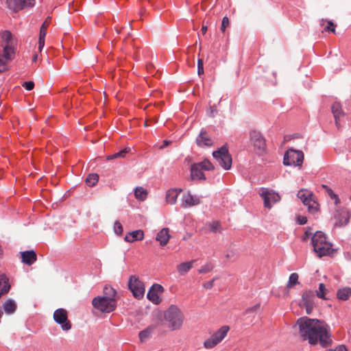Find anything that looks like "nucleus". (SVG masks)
Segmentation results:
<instances>
[{"mask_svg": "<svg viewBox=\"0 0 351 351\" xmlns=\"http://www.w3.org/2000/svg\"><path fill=\"white\" fill-rule=\"evenodd\" d=\"M229 326H223L216 332H215L212 336L219 342L220 343L227 335L228 332L229 331Z\"/></svg>", "mask_w": 351, "mask_h": 351, "instance_id": "obj_26", "label": "nucleus"}, {"mask_svg": "<svg viewBox=\"0 0 351 351\" xmlns=\"http://www.w3.org/2000/svg\"><path fill=\"white\" fill-rule=\"evenodd\" d=\"M197 164L203 171H211L215 169L214 165L208 159H204L202 162H197Z\"/></svg>", "mask_w": 351, "mask_h": 351, "instance_id": "obj_33", "label": "nucleus"}, {"mask_svg": "<svg viewBox=\"0 0 351 351\" xmlns=\"http://www.w3.org/2000/svg\"><path fill=\"white\" fill-rule=\"evenodd\" d=\"M164 318L171 330H180L183 324L184 316L176 305H171L164 313Z\"/></svg>", "mask_w": 351, "mask_h": 351, "instance_id": "obj_3", "label": "nucleus"}, {"mask_svg": "<svg viewBox=\"0 0 351 351\" xmlns=\"http://www.w3.org/2000/svg\"><path fill=\"white\" fill-rule=\"evenodd\" d=\"M196 143L199 147H210L213 144V140L204 130H201L199 136L196 138Z\"/></svg>", "mask_w": 351, "mask_h": 351, "instance_id": "obj_18", "label": "nucleus"}, {"mask_svg": "<svg viewBox=\"0 0 351 351\" xmlns=\"http://www.w3.org/2000/svg\"><path fill=\"white\" fill-rule=\"evenodd\" d=\"M315 294L313 291H306L302 295L300 306L305 308L306 313L310 315L315 307Z\"/></svg>", "mask_w": 351, "mask_h": 351, "instance_id": "obj_11", "label": "nucleus"}, {"mask_svg": "<svg viewBox=\"0 0 351 351\" xmlns=\"http://www.w3.org/2000/svg\"><path fill=\"white\" fill-rule=\"evenodd\" d=\"M2 252H3V250H2L1 246L0 245V255L2 254Z\"/></svg>", "mask_w": 351, "mask_h": 351, "instance_id": "obj_56", "label": "nucleus"}, {"mask_svg": "<svg viewBox=\"0 0 351 351\" xmlns=\"http://www.w3.org/2000/svg\"><path fill=\"white\" fill-rule=\"evenodd\" d=\"M117 300H111L103 296H97L92 300L95 308L101 313H110L117 308Z\"/></svg>", "mask_w": 351, "mask_h": 351, "instance_id": "obj_5", "label": "nucleus"}, {"mask_svg": "<svg viewBox=\"0 0 351 351\" xmlns=\"http://www.w3.org/2000/svg\"><path fill=\"white\" fill-rule=\"evenodd\" d=\"M182 189H171L167 191L166 201L168 204H174L177 201L179 193Z\"/></svg>", "mask_w": 351, "mask_h": 351, "instance_id": "obj_24", "label": "nucleus"}, {"mask_svg": "<svg viewBox=\"0 0 351 351\" xmlns=\"http://www.w3.org/2000/svg\"><path fill=\"white\" fill-rule=\"evenodd\" d=\"M341 218L339 219V223L341 226L346 225L350 219V214L348 212L344 210L341 213Z\"/></svg>", "mask_w": 351, "mask_h": 351, "instance_id": "obj_39", "label": "nucleus"}, {"mask_svg": "<svg viewBox=\"0 0 351 351\" xmlns=\"http://www.w3.org/2000/svg\"><path fill=\"white\" fill-rule=\"evenodd\" d=\"M134 196L140 201H144L147 197V191L141 186H138L134 189Z\"/></svg>", "mask_w": 351, "mask_h": 351, "instance_id": "obj_30", "label": "nucleus"}, {"mask_svg": "<svg viewBox=\"0 0 351 351\" xmlns=\"http://www.w3.org/2000/svg\"><path fill=\"white\" fill-rule=\"evenodd\" d=\"M209 228H210V230L214 233H216V232L220 231L221 229V224L217 221H214L212 223H210L209 225Z\"/></svg>", "mask_w": 351, "mask_h": 351, "instance_id": "obj_40", "label": "nucleus"}, {"mask_svg": "<svg viewBox=\"0 0 351 351\" xmlns=\"http://www.w3.org/2000/svg\"><path fill=\"white\" fill-rule=\"evenodd\" d=\"M200 204V198L197 195H193L190 193H185L182 197V207L189 208Z\"/></svg>", "mask_w": 351, "mask_h": 351, "instance_id": "obj_15", "label": "nucleus"}, {"mask_svg": "<svg viewBox=\"0 0 351 351\" xmlns=\"http://www.w3.org/2000/svg\"><path fill=\"white\" fill-rule=\"evenodd\" d=\"M129 152V149L127 148H125L117 153H114L112 155H109L107 156L108 160H112L117 158H124L126 155V154Z\"/></svg>", "mask_w": 351, "mask_h": 351, "instance_id": "obj_38", "label": "nucleus"}, {"mask_svg": "<svg viewBox=\"0 0 351 351\" xmlns=\"http://www.w3.org/2000/svg\"><path fill=\"white\" fill-rule=\"evenodd\" d=\"M217 279V278H214L212 280L206 282L203 284V287L206 289H210L213 288L214 285V282Z\"/></svg>", "mask_w": 351, "mask_h": 351, "instance_id": "obj_46", "label": "nucleus"}, {"mask_svg": "<svg viewBox=\"0 0 351 351\" xmlns=\"http://www.w3.org/2000/svg\"><path fill=\"white\" fill-rule=\"evenodd\" d=\"M326 351H348L343 345L337 346L335 349H329Z\"/></svg>", "mask_w": 351, "mask_h": 351, "instance_id": "obj_51", "label": "nucleus"}, {"mask_svg": "<svg viewBox=\"0 0 351 351\" xmlns=\"http://www.w3.org/2000/svg\"><path fill=\"white\" fill-rule=\"evenodd\" d=\"M307 218L304 216H299L297 217V222L300 225H304L307 223Z\"/></svg>", "mask_w": 351, "mask_h": 351, "instance_id": "obj_50", "label": "nucleus"}, {"mask_svg": "<svg viewBox=\"0 0 351 351\" xmlns=\"http://www.w3.org/2000/svg\"><path fill=\"white\" fill-rule=\"evenodd\" d=\"M10 287L9 278L5 274L0 273V298L8 293Z\"/></svg>", "mask_w": 351, "mask_h": 351, "instance_id": "obj_22", "label": "nucleus"}, {"mask_svg": "<svg viewBox=\"0 0 351 351\" xmlns=\"http://www.w3.org/2000/svg\"><path fill=\"white\" fill-rule=\"evenodd\" d=\"M194 261L182 263L177 266V269L180 275L184 276L188 273L193 267Z\"/></svg>", "mask_w": 351, "mask_h": 351, "instance_id": "obj_27", "label": "nucleus"}, {"mask_svg": "<svg viewBox=\"0 0 351 351\" xmlns=\"http://www.w3.org/2000/svg\"><path fill=\"white\" fill-rule=\"evenodd\" d=\"M46 22H45L40 29V34H39V38H45L46 36V26H45Z\"/></svg>", "mask_w": 351, "mask_h": 351, "instance_id": "obj_48", "label": "nucleus"}, {"mask_svg": "<svg viewBox=\"0 0 351 351\" xmlns=\"http://www.w3.org/2000/svg\"><path fill=\"white\" fill-rule=\"evenodd\" d=\"M169 144V141H164L162 145L160 146V149H163Z\"/></svg>", "mask_w": 351, "mask_h": 351, "instance_id": "obj_54", "label": "nucleus"}, {"mask_svg": "<svg viewBox=\"0 0 351 351\" xmlns=\"http://www.w3.org/2000/svg\"><path fill=\"white\" fill-rule=\"evenodd\" d=\"M206 31H207V27L203 25L202 29H201V32H202L203 34H205Z\"/></svg>", "mask_w": 351, "mask_h": 351, "instance_id": "obj_55", "label": "nucleus"}, {"mask_svg": "<svg viewBox=\"0 0 351 351\" xmlns=\"http://www.w3.org/2000/svg\"><path fill=\"white\" fill-rule=\"evenodd\" d=\"M335 25L332 21H327V25L324 28L325 31L328 32L335 33Z\"/></svg>", "mask_w": 351, "mask_h": 351, "instance_id": "obj_43", "label": "nucleus"}, {"mask_svg": "<svg viewBox=\"0 0 351 351\" xmlns=\"http://www.w3.org/2000/svg\"><path fill=\"white\" fill-rule=\"evenodd\" d=\"M23 86L27 90H31L34 87V83L32 81L25 82Z\"/></svg>", "mask_w": 351, "mask_h": 351, "instance_id": "obj_47", "label": "nucleus"}, {"mask_svg": "<svg viewBox=\"0 0 351 351\" xmlns=\"http://www.w3.org/2000/svg\"><path fill=\"white\" fill-rule=\"evenodd\" d=\"M322 187L328 193V196L330 197L331 199L334 200L335 204L337 205L340 202V199L337 194H335L333 191L329 188L326 184H322Z\"/></svg>", "mask_w": 351, "mask_h": 351, "instance_id": "obj_31", "label": "nucleus"}, {"mask_svg": "<svg viewBox=\"0 0 351 351\" xmlns=\"http://www.w3.org/2000/svg\"><path fill=\"white\" fill-rule=\"evenodd\" d=\"M214 266L211 263H208L206 264H205L204 265H203L199 270H198V272L199 274H206V273H208L210 272V271L213 270Z\"/></svg>", "mask_w": 351, "mask_h": 351, "instance_id": "obj_41", "label": "nucleus"}, {"mask_svg": "<svg viewBox=\"0 0 351 351\" xmlns=\"http://www.w3.org/2000/svg\"><path fill=\"white\" fill-rule=\"evenodd\" d=\"M128 287L136 298H141L145 293L143 283L135 276H132L128 281Z\"/></svg>", "mask_w": 351, "mask_h": 351, "instance_id": "obj_10", "label": "nucleus"}, {"mask_svg": "<svg viewBox=\"0 0 351 351\" xmlns=\"http://www.w3.org/2000/svg\"><path fill=\"white\" fill-rule=\"evenodd\" d=\"M197 73L199 75L204 73L203 60L200 58L197 60Z\"/></svg>", "mask_w": 351, "mask_h": 351, "instance_id": "obj_45", "label": "nucleus"}, {"mask_svg": "<svg viewBox=\"0 0 351 351\" xmlns=\"http://www.w3.org/2000/svg\"><path fill=\"white\" fill-rule=\"evenodd\" d=\"M250 137L251 143H252L254 148L259 152H264L266 147V143L265 139L261 133L256 130H252L250 133Z\"/></svg>", "mask_w": 351, "mask_h": 351, "instance_id": "obj_13", "label": "nucleus"}, {"mask_svg": "<svg viewBox=\"0 0 351 351\" xmlns=\"http://www.w3.org/2000/svg\"><path fill=\"white\" fill-rule=\"evenodd\" d=\"M260 308V304H256V305L250 307V308H248L247 309H246L245 311V313H253V312H255L256 311L258 308Z\"/></svg>", "mask_w": 351, "mask_h": 351, "instance_id": "obj_49", "label": "nucleus"}, {"mask_svg": "<svg viewBox=\"0 0 351 351\" xmlns=\"http://www.w3.org/2000/svg\"><path fill=\"white\" fill-rule=\"evenodd\" d=\"M331 111L333 114L335 124L337 127L339 128L340 126V121L341 118L345 116V112L342 109L341 104L338 101H335L331 106Z\"/></svg>", "mask_w": 351, "mask_h": 351, "instance_id": "obj_17", "label": "nucleus"}, {"mask_svg": "<svg viewBox=\"0 0 351 351\" xmlns=\"http://www.w3.org/2000/svg\"><path fill=\"white\" fill-rule=\"evenodd\" d=\"M22 261L28 265H32L36 261V254L33 250L21 252Z\"/></svg>", "mask_w": 351, "mask_h": 351, "instance_id": "obj_23", "label": "nucleus"}, {"mask_svg": "<svg viewBox=\"0 0 351 351\" xmlns=\"http://www.w3.org/2000/svg\"><path fill=\"white\" fill-rule=\"evenodd\" d=\"M54 321L60 325L61 328L64 331H68L71 328V324L68 319L67 311L64 308H58L53 313Z\"/></svg>", "mask_w": 351, "mask_h": 351, "instance_id": "obj_9", "label": "nucleus"}, {"mask_svg": "<svg viewBox=\"0 0 351 351\" xmlns=\"http://www.w3.org/2000/svg\"><path fill=\"white\" fill-rule=\"evenodd\" d=\"M8 7L14 12L19 11L25 7H32L35 0H7Z\"/></svg>", "mask_w": 351, "mask_h": 351, "instance_id": "obj_14", "label": "nucleus"}, {"mask_svg": "<svg viewBox=\"0 0 351 351\" xmlns=\"http://www.w3.org/2000/svg\"><path fill=\"white\" fill-rule=\"evenodd\" d=\"M229 19L227 16H224L221 21V30L225 32L226 27L229 25Z\"/></svg>", "mask_w": 351, "mask_h": 351, "instance_id": "obj_44", "label": "nucleus"}, {"mask_svg": "<svg viewBox=\"0 0 351 351\" xmlns=\"http://www.w3.org/2000/svg\"><path fill=\"white\" fill-rule=\"evenodd\" d=\"M114 232L118 235H121L122 234L123 227L119 221H115L114 226Z\"/></svg>", "mask_w": 351, "mask_h": 351, "instance_id": "obj_42", "label": "nucleus"}, {"mask_svg": "<svg viewBox=\"0 0 351 351\" xmlns=\"http://www.w3.org/2000/svg\"><path fill=\"white\" fill-rule=\"evenodd\" d=\"M36 58H37V56H36V55H35V56H34L33 60H36Z\"/></svg>", "mask_w": 351, "mask_h": 351, "instance_id": "obj_57", "label": "nucleus"}, {"mask_svg": "<svg viewBox=\"0 0 351 351\" xmlns=\"http://www.w3.org/2000/svg\"><path fill=\"white\" fill-rule=\"evenodd\" d=\"M312 232L311 231V229L306 230L304 233V240H306L308 237H309L311 235Z\"/></svg>", "mask_w": 351, "mask_h": 351, "instance_id": "obj_53", "label": "nucleus"}, {"mask_svg": "<svg viewBox=\"0 0 351 351\" xmlns=\"http://www.w3.org/2000/svg\"><path fill=\"white\" fill-rule=\"evenodd\" d=\"M103 293H104V295H102V296L104 298L111 299V300H117V291L110 285H106L104 287Z\"/></svg>", "mask_w": 351, "mask_h": 351, "instance_id": "obj_28", "label": "nucleus"}, {"mask_svg": "<svg viewBox=\"0 0 351 351\" xmlns=\"http://www.w3.org/2000/svg\"><path fill=\"white\" fill-rule=\"evenodd\" d=\"M170 238L169 228H163L158 232L156 240L159 241L161 246H164L168 243Z\"/></svg>", "mask_w": 351, "mask_h": 351, "instance_id": "obj_20", "label": "nucleus"}, {"mask_svg": "<svg viewBox=\"0 0 351 351\" xmlns=\"http://www.w3.org/2000/svg\"><path fill=\"white\" fill-rule=\"evenodd\" d=\"M298 197L301 199L305 206H308V210L311 213H315L317 211V204L312 199V194L304 190H300L298 193Z\"/></svg>", "mask_w": 351, "mask_h": 351, "instance_id": "obj_12", "label": "nucleus"}, {"mask_svg": "<svg viewBox=\"0 0 351 351\" xmlns=\"http://www.w3.org/2000/svg\"><path fill=\"white\" fill-rule=\"evenodd\" d=\"M219 343L212 335L204 342V347L206 349H211Z\"/></svg>", "mask_w": 351, "mask_h": 351, "instance_id": "obj_37", "label": "nucleus"}, {"mask_svg": "<svg viewBox=\"0 0 351 351\" xmlns=\"http://www.w3.org/2000/svg\"><path fill=\"white\" fill-rule=\"evenodd\" d=\"M156 329V325H150L145 329L141 330L138 334V337L141 342H144L147 339L149 338Z\"/></svg>", "mask_w": 351, "mask_h": 351, "instance_id": "obj_25", "label": "nucleus"}, {"mask_svg": "<svg viewBox=\"0 0 351 351\" xmlns=\"http://www.w3.org/2000/svg\"><path fill=\"white\" fill-rule=\"evenodd\" d=\"M12 59L7 58L4 54L0 53V73L8 69V63Z\"/></svg>", "mask_w": 351, "mask_h": 351, "instance_id": "obj_34", "label": "nucleus"}, {"mask_svg": "<svg viewBox=\"0 0 351 351\" xmlns=\"http://www.w3.org/2000/svg\"><path fill=\"white\" fill-rule=\"evenodd\" d=\"M16 45V39L11 32L5 30L0 32V47L7 58H14Z\"/></svg>", "mask_w": 351, "mask_h": 351, "instance_id": "obj_4", "label": "nucleus"}, {"mask_svg": "<svg viewBox=\"0 0 351 351\" xmlns=\"http://www.w3.org/2000/svg\"><path fill=\"white\" fill-rule=\"evenodd\" d=\"M45 45V38H38V49L40 51L42 50Z\"/></svg>", "mask_w": 351, "mask_h": 351, "instance_id": "obj_52", "label": "nucleus"}, {"mask_svg": "<svg viewBox=\"0 0 351 351\" xmlns=\"http://www.w3.org/2000/svg\"><path fill=\"white\" fill-rule=\"evenodd\" d=\"M313 250L319 257L330 255L332 252V243L327 240L326 234L317 231L311 238Z\"/></svg>", "mask_w": 351, "mask_h": 351, "instance_id": "obj_2", "label": "nucleus"}, {"mask_svg": "<svg viewBox=\"0 0 351 351\" xmlns=\"http://www.w3.org/2000/svg\"><path fill=\"white\" fill-rule=\"evenodd\" d=\"M99 180V176L97 173H90L86 178V183L89 186H95Z\"/></svg>", "mask_w": 351, "mask_h": 351, "instance_id": "obj_36", "label": "nucleus"}, {"mask_svg": "<svg viewBox=\"0 0 351 351\" xmlns=\"http://www.w3.org/2000/svg\"><path fill=\"white\" fill-rule=\"evenodd\" d=\"M191 177L192 180H206V176L203 170L197 165V163L193 164L191 167Z\"/></svg>", "mask_w": 351, "mask_h": 351, "instance_id": "obj_21", "label": "nucleus"}, {"mask_svg": "<svg viewBox=\"0 0 351 351\" xmlns=\"http://www.w3.org/2000/svg\"><path fill=\"white\" fill-rule=\"evenodd\" d=\"M258 193L263 199L264 206L268 209H270L273 204L280 200V196L278 193L266 188H261Z\"/></svg>", "mask_w": 351, "mask_h": 351, "instance_id": "obj_8", "label": "nucleus"}, {"mask_svg": "<svg viewBox=\"0 0 351 351\" xmlns=\"http://www.w3.org/2000/svg\"><path fill=\"white\" fill-rule=\"evenodd\" d=\"M303 160L304 154L302 151L289 149L284 156L283 164L286 166H301Z\"/></svg>", "mask_w": 351, "mask_h": 351, "instance_id": "obj_7", "label": "nucleus"}, {"mask_svg": "<svg viewBox=\"0 0 351 351\" xmlns=\"http://www.w3.org/2000/svg\"><path fill=\"white\" fill-rule=\"evenodd\" d=\"M337 296L339 300L346 301L351 296V288L344 287L337 291Z\"/></svg>", "mask_w": 351, "mask_h": 351, "instance_id": "obj_29", "label": "nucleus"}, {"mask_svg": "<svg viewBox=\"0 0 351 351\" xmlns=\"http://www.w3.org/2000/svg\"><path fill=\"white\" fill-rule=\"evenodd\" d=\"M327 292L328 289H326L324 284L320 283L319 285V289L316 291V295L319 298L328 300V298L326 297Z\"/></svg>", "mask_w": 351, "mask_h": 351, "instance_id": "obj_35", "label": "nucleus"}, {"mask_svg": "<svg viewBox=\"0 0 351 351\" xmlns=\"http://www.w3.org/2000/svg\"><path fill=\"white\" fill-rule=\"evenodd\" d=\"M294 327L298 328L301 339L311 345L319 343L326 348L332 343L330 327L323 320L302 317L298 319Z\"/></svg>", "mask_w": 351, "mask_h": 351, "instance_id": "obj_1", "label": "nucleus"}, {"mask_svg": "<svg viewBox=\"0 0 351 351\" xmlns=\"http://www.w3.org/2000/svg\"><path fill=\"white\" fill-rule=\"evenodd\" d=\"M213 158L219 162V165L225 170H229L232 167V156L229 154L226 145H223L217 150L213 152Z\"/></svg>", "mask_w": 351, "mask_h": 351, "instance_id": "obj_6", "label": "nucleus"}, {"mask_svg": "<svg viewBox=\"0 0 351 351\" xmlns=\"http://www.w3.org/2000/svg\"><path fill=\"white\" fill-rule=\"evenodd\" d=\"M163 291V287L158 284H154L148 291L147 298L149 300L155 304H158L161 300L158 294V292H162Z\"/></svg>", "mask_w": 351, "mask_h": 351, "instance_id": "obj_16", "label": "nucleus"}, {"mask_svg": "<svg viewBox=\"0 0 351 351\" xmlns=\"http://www.w3.org/2000/svg\"><path fill=\"white\" fill-rule=\"evenodd\" d=\"M298 278L299 276L297 273H292L289 278L287 288L291 289L299 284Z\"/></svg>", "mask_w": 351, "mask_h": 351, "instance_id": "obj_32", "label": "nucleus"}, {"mask_svg": "<svg viewBox=\"0 0 351 351\" xmlns=\"http://www.w3.org/2000/svg\"><path fill=\"white\" fill-rule=\"evenodd\" d=\"M144 239V232L141 230H136L128 232L124 240L128 243H133L136 241H142Z\"/></svg>", "mask_w": 351, "mask_h": 351, "instance_id": "obj_19", "label": "nucleus"}]
</instances>
